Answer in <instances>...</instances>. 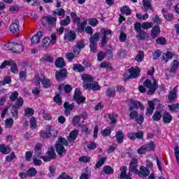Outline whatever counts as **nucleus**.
Wrapping results in <instances>:
<instances>
[{
	"label": "nucleus",
	"mask_w": 179,
	"mask_h": 179,
	"mask_svg": "<svg viewBox=\"0 0 179 179\" xmlns=\"http://www.w3.org/2000/svg\"><path fill=\"white\" fill-rule=\"evenodd\" d=\"M131 104L129 105V111H130V113L129 115L130 120H135L136 122L138 125H142L143 124V122L145 121V116L143 114H139L138 113V108H140L141 111H143L145 110V106L143 104L139 101L131 99L130 101Z\"/></svg>",
	"instance_id": "1"
},
{
	"label": "nucleus",
	"mask_w": 179,
	"mask_h": 179,
	"mask_svg": "<svg viewBox=\"0 0 179 179\" xmlns=\"http://www.w3.org/2000/svg\"><path fill=\"white\" fill-rule=\"evenodd\" d=\"M57 142L55 144L56 152L59 156H62L64 153H66V150L64 146H68V141L64 137L59 136Z\"/></svg>",
	"instance_id": "2"
},
{
	"label": "nucleus",
	"mask_w": 179,
	"mask_h": 179,
	"mask_svg": "<svg viewBox=\"0 0 179 179\" xmlns=\"http://www.w3.org/2000/svg\"><path fill=\"white\" fill-rule=\"evenodd\" d=\"M143 87L149 89L147 92V94L152 95L155 94L156 90H157V88L159 87V83H157V80H156V78L153 79L152 83V80L146 79L143 83Z\"/></svg>",
	"instance_id": "3"
},
{
	"label": "nucleus",
	"mask_w": 179,
	"mask_h": 179,
	"mask_svg": "<svg viewBox=\"0 0 179 179\" xmlns=\"http://www.w3.org/2000/svg\"><path fill=\"white\" fill-rule=\"evenodd\" d=\"M99 34L101 37V48H104L108 43V41H110V37L108 36H110V37L113 36V31L103 28L100 30Z\"/></svg>",
	"instance_id": "4"
},
{
	"label": "nucleus",
	"mask_w": 179,
	"mask_h": 179,
	"mask_svg": "<svg viewBox=\"0 0 179 179\" xmlns=\"http://www.w3.org/2000/svg\"><path fill=\"white\" fill-rule=\"evenodd\" d=\"M100 33L96 32L90 38V51L96 54L97 52V41H100Z\"/></svg>",
	"instance_id": "5"
},
{
	"label": "nucleus",
	"mask_w": 179,
	"mask_h": 179,
	"mask_svg": "<svg viewBox=\"0 0 179 179\" xmlns=\"http://www.w3.org/2000/svg\"><path fill=\"white\" fill-rule=\"evenodd\" d=\"M66 76H68V70H66V69H62L55 72V79L57 82H63V80L66 79Z\"/></svg>",
	"instance_id": "6"
},
{
	"label": "nucleus",
	"mask_w": 179,
	"mask_h": 179,
	"mask_svg": "<svg viewBox=\"0 0 179 179\" xmlns=\"http://www.w3.org/2000/svg\"><path fill=\"white\" fill-rule=\"evenodd\" d=\"M36 82L38 85H40V83H42V87L44 89H48V87H50L51 86V82L50 81V79L47 78V77L43 76L42 78L40 76L36 77Z\"/></svg>",
	"instance_id": "7"
},
{
	"label": "nucleus",
	"mask_w": 179,
	"mask_h": 179,
	"mask_svg": "<svg viewBox=\"0 0 179 179\" xmlns=\"http://www.w3.org/2000/svg\"><path fill=\"white\" fill-rule=\"evenodd\" d=\"M139 169H139L136 171V176H138L140 178H146V177H149V175L150 174V170H149V169L143 166H141Z\"/></svg>",
	"instance_id": "8"
},
{
	"label": "nucleus",
	"mask_w": 179,
	"mask_h": 179,
	"mask_svg": "<svg viewBox=\"0 0 179 179\" xmlns=\"http://www.w3.org/2000/svg\"><path fill=\"white\" fill-rule=\"evenodd\" d=\"M64 40H68L70 43H73L76 40V33L73 30L68 31L64 33Z\"/></svg>",
	"instance_id": "9"
},
{
	"label": "nucleus",
	"mask_w": 179,
	"mask_h": 179,
	"mask_svg": "<svg viewBox=\"0 0 179 179\" xmlns=\"http://www.w3.org/2000/svg\"><path fill=\"white\" fill-rule=\"evenodd\" d=\"M45 131L46 132L41 130L39 132L40 138H42L43 139H48V138H51V136H52V134L51 133V131H52V127L49 126L48 127H46Z\"/></svg>",
	"instance_id": "10"
},
{
	"label": "nucleus",
	"mask_w": 179,
	"mask_h": 179,
	"mask_svg": "<svg viewBox=\"0 0 179 179\" xmlns=\"http://www.w3.org/2000/svg\"><path fill=\"white\" fill-rule=\"evenodd\" d=\"M83 87L87 90H89V89H91L94 92L99 91L101 89V87L99 85V83L97 82H94L93 83H90V84H83Z\"/></svg>",
	"instance_id": "11"
},
{
	"label": "nucleus",
	"mask_w": 179,
	"mask_h": 179,
	"mask_svg": "<svg viewBox=\"0 0 179 179\" xmlns=\"http://www.w3.org/2000/svg\"><path fill=\"white\" fill-rule=\"evenodd\" d=\"M128 71L132 79H136V78L139 76V73H141V70L138 66H136V68L131 67Z\"/></svg>",
	"instance_id": "12"
},
{
	"label": "nucleus",
	"mask_w": 179,
	"mask_h": 179,
	"mask_svg": "<svg viewBox=\"0 0 179 179\" xmlns=\"http://www.w3.org/2000/svg\"><path fill=\"white\" fill-rule=\"evenodd\" d=\"M43 33L41 31H39L36 33V35L33 36L31 41L32 43V44H38V43H40V40H41L43 36Z\"/></svg>",
	"instance_id": "13"
},
{
	"label": "nucleus",
	"mask_w": 179,
	"mask_h": 179,
	"mask_svg": "<svg viewBox=\"0 0 179 179\" xmlns=\"http://www.w3.org/2000/svg\"><path fill=\"white\" fill-rule=\"evenodd\" d=\"M129 170L136 174L138 171V159L133 158L129 164Z\"/></svg>",
	"instance_id": "14"
},
{
	"label": "nucleus",
	"mask_w": 179,
	"mask_h": 179,
	"mask_svg": "<svg viewBox=\"0 0 179 179\" xmlns=\"http://www.w3.org/2000/svg\"><path fill=\"white\" fill-rule=\"evenodd\" d=\"M11 33H17L19 31V20L15 19L14 22L11 23L9 27Z\"/></svg>",
	"instance_id": "15"
},
{
	"label": "nucleus",
	"mask_w": 179,
	"mask_h": 179,
	"mask_svg": "<svg viewBox=\"0 0 179 179\" xmlns=\"http://www.w3.org/2000/svg\"><path fill=\"white\" fill-rule=\"evenodd\" d=\"M143 6L144 8V12H153V8H152V0H143Z\"/></svg>",
	"instance_id": "16"
},
{
	"label": "nucleus",
	"mask_w": 179,
	"mask_h": 179,
	"mask_svg": "<svg viewBox=\"0 0 179 179\" xmlns=\"http://www.w3.org/2000/svg\"><path fill=\"white\" fill-rule=\"evenodd\" d=\"M41 20H45L50 26H52L53 24H56L57 23V17H55L52 16H43L41 18Z\"/></svg>",
	"instance_id": "17"
},
{
	"label": "nucleus",
	"mask_w": 179,
	"mask_h": 179,
	"mask_svg": "<svg viewBox=\"0 0 179 179\" xmlns=\"http://www.w3.org/2000/svg\"><path fill=\"white\" fill-rule=\"evenodd\" d=\"M124 138H125V134L121 130H119L116 133V141L117 143L121 145V143H124Z\"/></svg>",
	"instance_id": "18"
},
{
	"label": "nucleus",
	"mask_w": 179,
	"mask_h": 179,
	"mask_svg": "<svg viewBox=\"0 0 179 179\" xmlns=\"http://www.w3.org/2000/svg\"><path fill=\"white\" fill-rule=\"evenodd\" d=\"M162 120L164 124H170L173 120V116L169 112L165 111L163 113Z\"/></svg>",
	"instance_id": "19"
},
{
	"label": "nucleus",
	"mask_w": 179,
	"mask_h": 179,
	"mask_svg": "<svg viewBox=\"0 0 179 179\" xmlns=\"http://www.w3.org/2000/svg\"><path fill=\"white\" fill-rule=\"evenodd\" d=\"M55 65L56 68L62 69L64 66H66V63L65 62L64 57H58L55 62Z\"/></svg>",
	"instance_id": "20"
},
{
	"label": "nucleus",
	"mask_w": 179,
	"mask_h": 179,
	"mask_svg": "<svg viewBox=\"0 0 179 179\" xmlns=\"http://www.w3.org/2000/svg\"><path fill=\"white\" fill-rule=\"evenodd\" d=\"M159 34H160V26L159 25L154 26L151 31L152 38H156V37H159Z\"/></svg>",
	"instance_id": "21"
},
{
	"label": "nucleus",
	"mask_w": 179,
	"mask_h": 179,
	"mask_svg": "<svg viewBox=\"0 0 179 179\" xmlns=\"http://www.w3.org/2000/svg\"><path fill=\"white\" fill-rule=\"evenodd\" d=\"M171 67L169 69V72L171 73H176V72H177V69H178V67H179L178 60L177 59L173 60L171 62Z\"/></svg>",
	"instance_id": "22"
},
{
	"label": "nucleus",
	"mask_w": 179,
	"mask_h": 179,
	"mask_svg": "<svg viewBox=\"0 0 179 179\" xmlns=\"http://www.w3.org/2000/svg\"><path fill=\"white\" fill-rule=\"evenodd\" d=\"M82 79L84 82V85H90V82H93V76L90 74H83Z\"/></svg>",
	"instance_id": "23"
},
{
	"label": "nucleus",
	"mask_w": 179,
	"mask_h": 179,
	"mask_svg": "<svg viewBox=\"0 0 179 179\" xmlns=\"http://www.w3.org/2000/svg\"><path fill=\"white\" fill-rule=\"evenodd\" d=\"M41 148H43V145H41V143H38L35 145L34 153L35 156H36L37 157L41 156L43 153Z\"/></svg>",
	"instance_id": "24"
},
{
	"label": "nucleus",
	"mask_w": 179,
	"mask_h": 179,
	"mask_svg": "<svg viewBox=\"0 0 179 179\" xmlns=\"http://www.w3.org/2000/svg\"><path fill=\"white\" fill-rule=\"evenodd\" d=\"M138 40H146V38H149V34L148 32L145 31V30H141L138 32V34L136 36Z\"/></svg>",
	"instance_id": "25"
},
{
	"label": "nucleus",
	"mask_w": 179,
	"mask_h": 179,
	"mask_svg": "<svg viewBox=\"0 0 179 179\" xmlns=\"http://www.w3.org/2000/svg\"><path fill=\"white\" fill-rule=\"evenodd\" d=\"M24 48L22 44L14 43V46L11 48V51L14 52L19 53L23 52Z\"/></svg>",
	"instance_id": "26"
},
{
	"label": "nucleus",
	"mask_w": 179,
	"mask_h": 179,
	"mask_svg": "<svg viewBox=\"0 0 179 179\" xmlns=\"http://www.w3.org/2000/svg\"><path fill=\"white\" fill-rule=\"evenodd\" d=\"M100 68H105L107 69V71H109V72H113V64L110 63V62H103L101 63Z\"/></svg>",
	"instance_id": "27"
},
{
	"label": "nucleus",
	"mask_w": 179,
	"mask_h": 179,
	"mask_svg": "<svg viewBox=\"0 0 179 179\" xmlns=\"http://www.w3.org/2000/svg\"><path fill=\"white\" fill-rule=\"evenodd\" d=\"M127 166H122V171L120 176V179H132L130 176L127 174Z\"/></svg>",
	"instance_id": "28"
},
{
	"label": "nucleus",
	"mask_w": 179,
	"mask_h": 179,
	"mask_svg": "<svg viewBox=\"0 0 179 179\" xmlns=\"http://www.w3.org/2000/svg\"><path fill=\"white\" fill-rule=\"evenodd\" d=\"M11 150L10 148L6 147L5 144L0 145V152L3 155H8V153H10Z\"/></svg>",
	"instance_id": "29"
},
{
	"label": "nucleus",
	"mask_w": 179,
	"mask_h": 179,
	"mask_svg": "<svg viewBox=\"0 0 179 179\" xmlns=\"http://www.w3.org/2000/svg\"><path fill=\"white\" fill-rule=\"evenodd\" d=\"M11 115L12 117L14 118V120H17V118H19V108H16L12 106Z\"/></svg>",
	"instance_id": "30"
},
{
	"label": "nucleus",
	"mask_w": 179,
	"mask_h": 179,
	"mask_svg": "<svg viewBox=\"0 0 179 179\" xmlns=\"http://www.w3.org/2000/svg\"><path fill=\"white\" fill-rule=\"evenodd\" d=\"M87 25V21L84 20L82 23L77 24L78 26V30L80 31V33H83L86 29V26Z\"/></svg>",
	"instance_id": "31"
},
{
	"label": "nucleus",
	"mask_w": 179,
	"mask_h": 179,
	"mask_svg": "<svg viewBox=\"0 0 179 179\" xmlns=\"http://www.w3.org/2000/svg\"><path fill=\"white\" fill-rule=\"evenodd\" d=\"M50 44H51V40L48 36H45L41 42V45L43 48H48L50 47Z\"/></svg>",
	"instance_id": "32"
},
{
	"label": "nucleus",
	"mask_w": 179,
	"mask_h": 179,
	"mask_svg": "<svg viewBox=\"0 0 179 179\" xmlns=\"http://www.w3.org/2000/svg\"><path fill=\"white\" fill-rule=\"evenodd\" d=\"M70 16L73 22V23L78 24L80 23V17L78 16L76 13L75 12H71L70 13Z\"/></svg>",
	"instance_id": "33"
},
{
	"label": "nucleus",
	"mask_w": 179,
	"mask_h": 179,
	"mask_svg": "<svg viewBox=\"0 0 179 179\" xmlns=\"http://www.w3.org/2000/svg\"><path fill=\"white\" fill-rule=\"evenodd\" d=\"M70 16L73 22V23L78 24L80 23V17L78 16L76 13L75 12H71L70 13Z\"/></svg>",
	"instance_id": "34"
},
{
	"label": "nucleus",
	"mask_w": 179,
	"mask_h": 179,
	"mask_svg": "<svg viewBox=\"0 0 179 179\" xmlns=\"http://www.w3.org/2000/svg\"><path fill=\"white\" fill-rule=\"evenodd\" d=\"M103 171L106 174V176L114 174V169L110 166H104L103 167Z\"/></svg>",
	"instance_id": "35"
},
{
	"label": "nucleus",
	"mask_w": 179,
	"mask_h": 179,
	"mask_svg": "<svg viewBox=\"0 0 179 179\" xmlns=\"http://www.w3.org/2000/svg\"><path fill=\"white\" fill-rule=\"evenodd\" d=\"M162 110H157L155 111V113L152 115V120L155 122H158L162 120Z\"/></svg>",
	"instance_id": "36"
},
{
	"label": "nucleus",
	"mask_w": 179,
	"mask_h": 179,
	"mask_svg": "<svg viewBox=\"0 0 179 179\" xmlns=\"http://www.w3.org/2000/svg\"><path fill=\"white\" fill-rule=\"evenodd\" d=\"M55 171H57L55 166H49V173L48 174L49 178H54L55 177Z\"/></svg>",
	"instance_id": "37"
},
{
	"label": "nucleus",
	"mask_w": 179,
	"mask_h": 179,
	"mask_svg": "<svg viewBox=\"0 0 179 179\" xmlns=\"http://www.w3.org/2000/svg\"><path fill=\"white\" fill-rule=\"evenodd\" d=\"M177 98V91L176 89L172 90L169 94L168 99L169 101H173Z\"/></svg>",
	"instance_id": "38"
},
{
	"label": "nucleus",
	"mask_w": 179,
	"mask_h": 179,
	"mask_svg": "<svg viewBox=\"0 0 179 179\" xmlns=\"http://www.w3.org/2000/svg\"><path fill=\"white\" fill-rule=\"evenodd\" d=\"M59 23H60V26H62L63 27H65L66 26L71 24V17H69V15H66L65 19L61 20Z\"/></svg>",
	"instance_id": "39"
},
{
	"label": "nucleus",
	"mask_w": 179,
	"mask_h": 179,
	"mask_svg": "<svg viewBox=\"0 0 179 179\" xmlns=\"http://www.w3.org/2000/svg\"><path fill=\"white\" fill-rule=\"evenodd\" d=\"M108 117L110 120V124H115L118 120V115L115 113H109Z\"/></svg>",
	"instance_id": "40"
},
{
	"label": "nucleus",
	"mask_w": 179,
	"mask_h": 179,
	"mask_svg": "<svg viewBox=\"0 0 179 179\" xmlns=\"http://www.w3.org/2000/svg\"><path fill=\"white\" fill-rule=\"evenodd\" d=\"M106 96L107 97H115V88L108 87L106 90Z\"/></svg>",
	"instance_id": "41"
},
{
	"label": "nucleus",
	"mask_w": 179,
	"mask_h": 179,
	"mask_svg": "<svg viewBox=\"0 0 179 179\" xmlns=\"http://www.w3.org/2000/svg\"><path fill=\"white\" fill-rule=\"evenodd\" d=\"M52 14L55 16H65V10L64 8H57L55 10L52 11Z\"/></svg>",
	"instance_id": "42"
},
{
	"label": "nucleus",
	"mask_w": 179,
	"mask_h": 179,
	"mask_svg": "<svg viewBox=\"0 0 179 179\" xmlns=\"http://www.w3.org/2000/svg\"><path fill=\"white\" fill-rule=\"evenodd\" d=\"M15 159H16V155H15V152L13 151L10 153V155L6 156L5 162L6 163H10L15 160Z\"/></svg>",
	"instance_id": "43"
},
{
	"label": "nucleus",
	"mask_w": 179,
	"mask_h": 179,
	"mask_svg": "<svg viewBox=\"0 0 179 179\" xmlns=\"http://www.w3.org/2000/svg\"><path fill=\"white\" fill-rule=\"evenodd\" d=\"M24 103V100H23L22 97H19L17 101L13 105V107H15L17 108H20L23 106Z\"/></svg>",
	"instance_id": "44"
},
{
	"label": "nucleus",
	"mask_w": 179,
	"mask_h": 179,
	"mask_svg": "<svg viewBox=\"0 0 179 179\" xmlns=\"http://www.w3.org/2000/svg\"><path fill=\"white\" fill-rule=\"evenodd\" d=\"M78 135H79V131L78 130H73L69 134V141H75L78 138Z\"/></svg>",
	"instance_id": "45"
},
{
	"label": "nucleus",
	"mask_w": 179,
	"mask_h": 179,
	"mask_svg": "<svg viewBox=\"0 0 179 179\" xmlns=\"http://www.w3.org/2000/svg\"><path fill=\"white\" fill-rule=\"evenodd\" d=\"M106 160H107V157H102L101 159L98 160L95 165V167L96 169H100V167H102L104 163H106Z\"/></svg>",
	"instance_id": "46"
},
{
	"label": "nucleus",
	"mask_w": 179,
	"mask_h": 179,
	"mask_svg": "<svg viewBox=\"0 0 179 179\" xmlns=\"http://www.w3.org/2000/svg\"><path fill=\"white\" fill-rule=\"evenodd\" d=\"M143 58H145V53H143V50H140L136 56L135 59L136 62H142V61H143Z\"/></svg>",
	"instance_id": "47"
},
{
	"label": "nucleus",
	"mask_w": 179,
	"mask_h": 179,
	"mask_svg": "<svg viewBox=\"0 0 179 179\" xmlns=\"http://www.w3.org/2000/svg\"><path fill=\"white\" fill-rule=\"evenodd\" d=\"M73 69L76 72H80H80H84L85 71V68L80 64H73Z\"/></svg>",
	"instance_id": "48"
},
{
	"label": "nucleus",
	"mask_w": 179,
	"mask_h": 179,
	"mask_svg": "<svg viewBox=\"0 0 179 179\" xmlns=\"http://www.w3.org/2000/svg\"><path fill=\"white\" fill-rule=\"evenodd\" d=\"M27 174L28 177H36V174H37V169L36 168H30L27 171Z\"/></svg>",
	"instance_id": "49"
},
{
	"label": "nucleus",
	"mask_w": 179,
	"mask_h": 179,
	"mask_svg": "<svg viewBox=\"0 0 179 179\" xmlns=\"http://www.w3.org/2000/svg\"><path fill=\"white\" fill-rule=\"evenodd\" d=\"M121 13L125 14L127 16H129L131 15V8L128 7V6H124L121 9H120Z\"/></svg>",
	"instance_id": "50"
},
{
	"label": "nucleus",
	"mask_w": 179,
	"mask_h": 179,
	"mask_svg": "<svg viewBox=\"0 0 179 179\" xmlns=\"http://www.w3.org/2000/svg\"><path fill=\"white\" fill-rule=\"evenodd\" d=\"M53 100L58 106H62V97H61L59 94H56V95L53 97Z\"/></svg>",
	"instance_id": "51"
},
{
	"label": "nucleus",
	"mask_w": 179,
	"mask_h": 179,
	"mask_svg": "<svg viewBox=\"0 0 179 179\" xmlns=\"http://www.w3.org/2000/svg\"><path fill=\"white\" fill-rule=\"evenodd\" d=\"M34 114V109L31 108H27L24 110V117H33Z\"/></svg>",
	"instance_id": "52"
},
{
	"label": "nucleus",
	"mask_w": 179,
	"mask_h": 179,
	"mask_svg": "<svg viewBox=\"0 0 179 179\" xmlns=\"http://www.w3.org/2000/svg\"><path fill=\"white\" fill-rule=\"evenodd\" d=\"M153 27V22H145L142 23V29L143 30H148V29H152Z\"/></svg>",
	"instance_id": "53"
},
{
	"label": "nucleus",
	"mask_w": 179,
	"mask_h": 179,
	"mask_svg": "<svg viewBox=\"0 0 179 179\" xmlns=\"http://www.w3.org/2000/svg\"><path fill=\"white\" fill-rule=\"evenodd\" d=\"M156 43L157 44H159V45H166V44H167V41L164 37H158L156 40Z\"/></svg>",
	"instance_id": "54"
},
{
	"label": "nucleus",
	"mask_w": 179,
	"mask_h": 179,
	"mask_svg": "<svg viewBox=\"0 0 179 179\" xmlns=\"http://www.w3.org/2000/svg\"><path fill=\"white\" fill-rule=\"evenodd\" d=\"M165 57L164 56H163L162 59H165L166 62H167L169 59H171L173 57H174V53H173V52L167 51L165 53Z\"/></svg>",
	"instance_id": "55"
},
{
	"label": "nucleus",
	"mask_w": 179,
	"mask_h": 179,
	"mask_svg": "<svg viewBox=\"0 0 179 179\" xmlns=\"http://www.w3.org/2000/svg\"><path fill=\"white\" fill-rule=\"evenodd\" d=\"M10 83H12V78L10 77H5L3 81H0V86L10 85Z\"/></svg>",
	"instance_id": "56"
},
{
	"label": "nucleus",
	"mask_w": 179,
	"mask_h": 179,
	"mask_svg": "<svg viewBox=\"0 0 179 179\" xmlns=\"http://www.w3.org/2000/svg\"><path fill=\"white\" fill-rule=\"evenodd\" d=\"M12 64L10 65V71L13 73H19V69H17V64L13 60H12Z\"/></svg>",
	"instance_id": "57"
},
{
	"label": "nucleus",
	"mask_w": 179,
	"mask_h": 179,
	"mask_svg": "<svg viewBox=\"0 0 179 179\" xmlns=\"http://www.w3.org/2000/svg\"><path fill=\"white\" fill-rule=\"evenodd\" d=\"M111 128L110 127H107L101 131V135L102 136H110V135H111Z\"/></svg>",
	"instance_id": "58"
},
{
	"label": "nucleus",
	"mask_w": 179,
	"mask_h": 179,
	"mask_svg": "<svg viewBox=\"0 0 179 179\" xmlns=\"http://www.w3.org/2000/svg\"><path fill=\"white\" fill-rule=\"evenodd\" d=\"M145 146L146 147L148 152H149V150H155V149H156V145H155L153 141H150L145 145Z\"/></svg>",
	"instance_id": "59"
},
{
	"label": "nucleus",
	"mask_w": 179,
	"mask_h": 179,
	"mask_svg": "<svg viewBox=\"0 0 179 179\" xmlns=\"http://www.w3.org/2000/svg\"><path fill=\"white\" fill-rule=\"evenodd\" d=\"M106 55H107V52H103V51L99 52L97 55L98 61L99 62L103 61L106 58Z\"/></svg>",
	"instance_id": "60"
},
{
	"label": "nucleus",
	"mask_w": 179,
	"mask_h": 179,
	"mask_svg": "<svg viewBox=\"0 0 179 179\" xmlns=\"http://www.w3.org/2000/svg\"><path fill=\"white\" fill-rule=\"evenodd\" d=\"M29 123L31 128H33L34 129L37 127V120H36V117H31L29 120Z\"/></svg>",
	"instance_id": "61"
},
{
	"label": "nucleus",
	"mask_w": 179,
	"mask_h": 179,
	"mask_svg": "<svg viewBox=\"0 0 179 179\" xmlns=\"http://www.w3.org/2000/svg\"><path fill=\"white\" fill-rule=\"evenodd\" d=\"M17 97H19V93L17 91H15L10 95L9 99H10V101L13 102V101H16V100H17Z\"/></svg>",
	"instance_id": "62"
},
{
	"label": "nucleus",
	"mask_w": 179,
	"mask_h": 179,
	"mask_svg": "<svg viewBox=\"0 0 179 179\" xmlns=\"http://www.w3.org/2000/svg\"><path fill=\"white\" fill-rule=\"evenodd\" d=\"M5 125L6 127V128H12V127H13V119L7 118L5 120Z\"/></svg>",
	"instance_id": "63"
},
{
	"label": "nucleus",
	"mask_w": 179,
	"mask_h": 179,
	"mask_svg": "<svg viewBox=\"0 0 179 179\" xmlns=\"http://www.w3.org/2000/svg\"><path fill=\"white\" fill-rule=\"evenodd\" d=\"M80 50H83V48H85V41H83V39H81L80 41H78L77 43H76V45Z\"/></svg>",
	"instance_id": "64"
}]
</instances>
